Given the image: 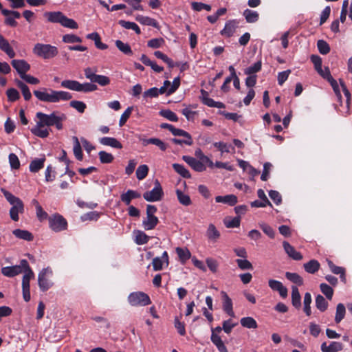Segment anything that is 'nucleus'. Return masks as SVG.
I'll list each match as a JSON object with an SVG mask.
<instances>
[{
	"instance_id": "f257e3e1",
	"label": "nucleus",
	"mask_w": 352,
	"mask_h": 352,
	"mask_svg": "<svg viewBox=\"0 0 352 352\" xmlns=\"http://www.w3.org/2000/svg\"><path fill=\"white\" fill-rule=\"evenodd\" d=\"M36 117L38 120L36 125L31 129V132L41 138H47L49 135L50 129L47 126H55L58 130L63 129V122L67 118L65 114L58 111H54L50 114L37 112Z\"/></svg>"
},
{
	"instance_id": "f03ea898",
	"label": "nucleus",
	"mask_w": 352,
	"mask_h": 352,
	"mask_svg": "<svg viewBox=\"0 0 352 352\" xmlns=\"http://www.w3.org/2000/svg\"><path fill=\"white\" fill-rule=\"evenodd\" d=\"M331 88L335 94L338 104H335V108L341 113H347L349 110L351 94L347 89L345 83L341 79L339 82L331 77Z\"/></svg>"
},
{
	"instance_id": "7ed1b4c3",
	"label": "nucleus",
	"mask_w": 352,
	"mask_h": 352,
	"mask_svg": "<svg viewBox=\"0 0 352 352\" xmlns=\"http://www.w3.org/2000/svg\"><path fill=\"white\" fill-rule=\"evenodd\" d=\"M35 97L41 102L57 103L60 101H67L72 98L69 92L65 91H56L52 89L42 87L34 91Z\"/></svg>"
},
{
	"instance_id": "20e7f679",
	"label": "nucleus",
	"mask_w": 352,
	"mask_h": 352,
	"mask_svg": "<svg viewBox=\"0 0 352 352\" xmlns=\"http://www.w3.org/2000/svg\"><path fill=\"white\" fill-rule=\"evenodd\" d=\"M1 192L6 200L12 205L10 210V216L11 219L14 221H18L19 219V214L23 213L24 212V205L23 201L19 197L14 196L11 192L3 188H1Z\"/></svg>"
},
{
	"instance_id": "39448f33",
	"label": "nucleus",
	"mask_w": 352,
	"mask_h": 352,
	"mask_svg": "<svg viewBox=\"0 0 352 352\" xmlns=\"http://www.w3.org/2000/svg\"><path fill=\"white\" fill-rule=\"evenodd\" d=\"M47 21L50 23H60L64 28L69 29H78V23L72 19L67 18L63 12H47L44 14Z\"/></svg>"
},
{
	"instance_id": "423d86ee",
	"label": "nucleus",
	"mask_w": 352,
	"mask_h": 352,
	"mask_svg": "<svg viewBox=\"0 0 352 352\" xmlns=\"http://www.w3.org/2000/svg\"><path fill=\"white\" fill-rule=\"evenodd\" d=\"M61 87L78 92L88 93L98 89L95 84L91 82L80 83L77 80H65L60 83Z\"/></svg>"
},
{
	"instance_id": "0eeeda50",
	"label": "nucleus",
	"mask_w": 352,
	"mask_h": 352,
	"mask_svg": "<svg viewBox=\"0 0 352 352\" xmlns=\"http://www.w3.org/2000/svg\"><path fill=\"white\" fill-rule=\"evenodd\" d=\"M33 53L44 59H50L58 54V50L56 46L38 43L34 45Z\"/></svg>"
},
{
	"instance_id": "6e6552de",
	"label": "nucleus",
	"mask_w": 352,
	"mask_h": 352,
	"mask_svg": "<svg viewBox=\"0 0 352 352\" xmlns=\"http://www.w3.org/2000/svg\"><path fill=\"white\" fill-rule=\"evenodd\" d=\"M53 275L52 270L50 267L42 269L38 274V285L41 292H46L54 285L50 278Z\"/></svg>"
},
{
	"instance_id": "1a4fd4ad",
	"label": "nucleus",
	"mask_w": 352,
	"mask_h": 352,
	"mask_svg": "<svg viewBox=\"0 0 352 352\" xmlns=\"http://www.w3.org/2000/svg\"><path fill=\"white\" fill-rule=\"evenodd\" d=\"M30 268V266L25 259L20 261L19 265L12 266H7L1 268V273L6 277H14L21 273L24 274L27 270Z\"/></svg>"
},
{
	"instance_id": "9d476101",
	"label": "nucleus",
	"mask_w": 352,
	"mask_h": 352,
	"mask_svg": "<svg viewBox=\"0 0 352 352\" xmlns=\"http://www.w3.org/2000/svg\"><path fill=\"white\" fill-rule=\"evenodd\" d=\"M128 302L133 307L146 306L151 303L148 295L142 292L131 293L128 296Z\"/></svg>"
},
{
	"instance_id": "9b49d317",
	"label": "nucleus",
	"mask_w": 352,
	"mask_h": 352,
	"mask_svg": "<svg viewBox=\"0 0 352 352\" xmlns=\"http://www.w3.org/2000/svg\"><path fill=\"white\" fill-rule=\"evenodd\" d=\"M96 69L86 67L84 69V74L86 78L89 79L93 84L98 83L100 86H106L110 83L108 76L96 74Z\"/></svg>"
},
{
	"instance_id": "f8f14e48",
	"label": "nucleus",
	"mask_w": 352,
	"mask_h": 352,
	"mask_svg": "<svg viewBox=\"0 0 352 352\" xmlns=\"http://www.w3.org/2000/svg\"><path fill=\"white\" fill-rule=\"evenodd\" d=\"M34 278V273L30 267L27 270L22 278V293L23 298L25 302H29L31 298L30 282Z\"/></svg>"
},
{
	"instance_id": "ddd939ff",
	"label": "nucleus",
	"mask_w": 352,
	"mask_h": 352,
	"mask_svg": "<svg viewBox=\"0 0 352 352\" xmlns=\"http://www.w3.org/2000/svg\"><path fill=\"white\" fill-rule=\"evenodd\" d=\"M163 196L164 192L157 179L155 181V187L151 190L146 191L143 194L144 199L150 202L159 201Z\"/></svg>"
},
{
	"instance_id": "4468645a",
	"label": "nucleus",
	"mask_w": 352,
	"mask_h": 352,
	"mask_svg": "<svg viewBox=\"0 0 352 352\" xmlns=\"http://www.w3.org/2000/svg\"><path fill=\"white\" fill-rule=\"evenodd\" d=\"M311 62L314 65L315 70L318 74L322 77L324 79L330 82V71L327 66L324 67L322 69V58L318 55H311L310 57Z\"/></svg>"
},
{
	"instance_id": "2eb2a0df",
	"label": "nucleus",
	"mask_w": 352,
	"mask_h": 352,
	"mask_svg": "<svg viewBox=\"0 0 352 352\" xmlns=\"http://www.w3.org/2000/svg\"><path fill=\"white\" fill-rule=\"evenodd\" d=\"M49 226L53 231L57 232L66 230L67 223L63 216L55 214L49 217Z\"/></svg>"
},
{
	"instance_id": "dca6fc26",
	"label": "nucleus",
	"mask_w": 352,
	"mask_h": 352,
	"mask_svg": "<svg viewBox=\"0 0 352 352\" xmlns=\"http://www.w3.org/2000/svg\"><path fill=\"white\" fill-rule=\"evenodd\" d=\"M12 66L16 69L21 78L30 69V64L23 59H13Z\"/></svg>"
},
{
	"instance_id": "f3484780",
	"label": "nucleus",
	"mask_w": 352,
	"mask_h": 352,
	"mask_svg": "<svg viewBox=\"0 0 352 352\" xmlns=\"http://www.w3.org/2000/svg\"><path fill=\"white\" fill-rule=\"evenodd\" d=\"M169 264L168 255L166 251H164L160 257H155L153 259L152 265L153 270H162L164 266L167 267Z\"/></svg>"
},
{
	"instance_id": "a211bd4d",
	"label": "nucleus",
	"mask_w": 352,
	"mask_h": 352,
	"mask_svg": "<svg viewBox=\"0 0 352 352\" xmlns=\"http://www.w3.org/2000/svg\"><path fill=\"white\" fill-rule=\"evenodd\" d=\"M182 159L195 171L203 172L206 170L205 165L200 160L193 157L184 155Z\"/></svg>"
},
{
	"instance_id": "6ab92c4d",
	"label": "nucleus",
	"mask_w": 352,
	"mask_h": 352,
	"mask_svg": "<svg viewBox=\"0 0 352 352\" xmlns=\"http://www.w3.org/2000/svg\"><path fill=\"white\" fill-rule=\"evenodd\" d=\"M221 296L223 298V311L228 314L231 317H234V313L233 311L232 307V301L231 298L228 296L226 292L222 291L221 292Z\"/></svg>"
},
{
	"instance_id": "aec40b11",
	"label": "nucleus",
	"mask_w": 352,
	"mask_h": 352,
	"mask_svg": "<svg viewBox=\"0 0 352 352\" xmlns=\"http://www.w3.org/2000/svg\"><path fill=\"white\" fill-rule=\"evenodd\" d=\"M283 246L284 248V250L292 259L295 261H300L302 259V255L300 252L296 251L295 248L291 245L287 241H283Z\"/></svg>"
},
{
	"instance_id": "412c9836",
	"label": "nucleus",
	"mask_w": 352,
	"mask_h": 352,
	"mask_svg": "<svg viewBox=\"0 0 352 352\" xmlns=\"http://www.w3.org/2000/svg\"><path fill=\"white\" fill-rule=\"evenodd\" d=\"M140 197L141 195L138 192L133 190H128L120 195V199L126 205L129 206L132 199L140 198Z\"/></svg>"
},
{
	"instance_id": "4be33fe9",
	"label": "nucleus",
	"mask_w": 352,
	"mask_h": 352,
	"mask_svg": "<svg viewBox=\"0 0 352 352\" xmlns=\"http://www.w3.org/2000/svg\"><path fill=\"white\" fill-rule=\"evenodd\" d=\"M206 235L209 241L216 242L220 237V232L212 223L208 225Z\"/></svg>"
},
{
	"instance_id": "5701e85b",
	"label": "nucleus",
	"mask_w": 352,
	"mask_h": 352,
	"mask_svg": "<svg viewBox=\"0 0 352 352\" xmlns=\"http://www.w3.org/2000/svg\"><path fill=\"white\" fill-rule=\"evenodd\" d=\"M0 49L3 51L10 58L15 56V52L10 46L8 41L0 34Z\"/></svg>"
},
{
	"instance_id": "b1692460",
	"label": "nucleus",
	"mask_w": 352,
	"mask_h": 352,
	"mask_svg": "<svg viewBox=\"0 0 352 352\" xmlns=\"http://www.w3.org/2000/svg\"><path fill=\"white\" fill-rule=\"evenodd\" d=\"M100 143L104 146H109L114 148L120 149L122 148V144L115 138L103 137L100 139Z\"/></svg>"
},
{
	"instance_id": "393cba45",
	"label": "nucleus",
	"mask_w": 352,
	"mask_h": 352,
	"mask_svg": "<svg viewBox=\"0 0 352 352\" xmlns=\"http://www.w3.org/2000/svg\"><path fill=\"white\" fill-rule=\"evenodd\" d=\"M159 223L158 218L155 215H146V218L143 220L142 226L146 230H153Z\"/></svg>"
},
{
	"instance_id": "a878e982",
	"label": "nucleus",
	"mask_w": 352,
	"mask_h": 352,
	"mask_svg": "<svg viewBox=\"0 0 352 352\" xmlns=\"http://www.w3.org/2000/svg\"><path fill=\"white\" fill-rule=\"evenodd\" d=\"M210 340L219 352H228L223 341L219 335L217 333H211Z\"/></svg>"
},
{
	"instance_id": "bb28decb",
	"label": "nucleus",
	"mask_w": 352,
	"mask_h": 352,
	"mask_svg": "<svg viewBox=\"0 0 352 352\" xmlns=\"http://www.w3.org/2000/svg\"><path fill=\"white\" fill-rule=\"evenodd\" d=\"M236 28V23L235 21H228L226 23L224 28L221 31V34L227 37H230L234 34Z\"/></svg>"
},
{
	"instance_id": "cd10ccee",
	"label": "nucleus",
	"mask_w": 352,
	"mask_h": 352,
	"mask_svg": "<svg viewBox=\"0 0 352 352\" xmlns=\"http://www.w3.org/2000/svg\"><path fill=\"white\" fill-rule=\"evenodd\" d=\"M217 203L226 204L230 206H234L237 203V197L234 195H228L225 196H217L215 197Z\"/></svg>"
},
{
	"instance_id": "c85d7f7f",
	"label": "nucleus",
	"mask_w": 352,
	"mask_h": 352,
	"mask_svg": "<svg viewBox=\"0 0 352 352\" xmlns=\"http://www.w3.org/2000/svg\"><path fill=\"white\" fill-rule=\"evenodd\" d=\"M12 234L20 239H23L27 241H31L33 240L34 236L33 234L25 230L16 229L14 230Z\"/></svg>"
},
{
	"instance_id": "c756f323",
	"label": "nucleus",
	"mask_w": 352,
	"mask_h": 352,
	"mask_svg": "<svg viewBox=\"0 0 352 352\" xmlns=\"http://www.w3.org/2000/svg\"><path fill=\"white\" fill-rule=\"evenodd\" d=\"M292 303L296 309L301 307V296L296 286L292 287Z\"/></svg>"
},
{
	"instance_id": "7c9ffc66",
	"label": "nucleus",
	"mask_w": 352,
	"mask_h": 352,
	"mask_svg": "<svg viewBox=\"0 0 352 352\" xmlns=\"http://www.w3.org/2000/svg\"><path fill=\"white\" fill-rule=\"evenodd\" d=\"M45 161V157L32 160L30 164V171L32 173H37L44 167Z\"/></svg>"
},
{
	"instance_id": "2f4dec72",
	"label": "nucleus",
	"mask_w": 352,
	"mask_h": 352,
	"mask_svg": "<svg viewBox=\"0 0 352 352\" xmlns=\"http://www.w3.org/2000/svg\"><path fill=\"white\" fill-rule=\"evenodd\" d=\"M136 20L144 25L152 26L154 28H158L157 21L151 17L143 16V15H138L136 16Z\"/></svg>"
},
{
	"instance_id": "473e14b6",
	"label": "nucleus",
	"mask_w": 352,
	"mask_h": 352,
	"mask_svg": "<svg viewBox=\"0 0 352 352\" xmlns=\"http://www.w3.org/2000/svg\"><path fill=\"white\" fill-rule=\"evenodd\" d=\"M243 16L248 23H255L258 20L259 14L256 11L246 9L243 11Z\"/></svg>"
},
{
	"instance_id": "72a5a7b5",
	"label": "nucleus",
	"mask_w": 352,
	"mask_h": 352,
	"mask_svg": "<svg viewBox=\"0 0 352 352\" xmlns=\"http://www.w3.org/2000/svg\"><path fill=\"white\" fill-rule=\"evenodd\" d=\"M176 253L182 263H185L191 256L189 250L186 248H177L175 249Z\"/></svg>"
},
{
	"instance_id": "f704fd0d",
	"label": "nucleus",
	"mask_w": 352,
	"mask_h": 352,
	"mask_svg": "<svg viewBox=\"0 0 352 352\" xmlns=\"http://www.w3.org/2000/svg\"><path fill=\"white\" fill-rule=\"evenodd\" d=\"M72 140L74 143V154L78 160L81 161L83 158V155L78 138L76 136H73Z\"/></svg>"
},
{
	"instance_id": "c9c22d12",
	"label": "nucleus",
	"mask_w": 352,
	"mask_h": 352,
	"mask_svg": "<svg viewBox=\"0 0 352 352\" xmlns=\"http://www.w3.org/2000/svg\"><path fill=\"white\" fill-rule=\"evenodd\" d=\"M305 270L309 274L316 273L320 268L318 261L312 259L303 265Z\"/></svg>"
},
{
	"instance_id": "e433bc0d",
	"label": "nucleus",
	"mask_w": 352,
	"mask_h": 352,
	"mask_svg": "<svg viewBox=\"0 0 352 352\" xmlns=\"http://www.w3.org/2000/svg\"><path fill=\"white\" fill-rule=\"evenodd\" d=\"M135 242L138 245H144L148 243L150 237L143 231L137 230L134 232Z\"/></svg>"
},
{
	"instance_id": "4c0bfd02",
	"label": "nucleus",
	"mask_w": 352,
	"mask_h": 352,
	"mask_svg": "<svg viewBox=\"0 0 352 352\" xmlns=\"http://www.w3.org/2000/svg\"><path fill=\"white\" fill-rule=\"evenodd\" d=\"M176 195L177 199L181 204L185 206H188L191 204L192 201L188 195L185 194L179 189L176 190Z\"/></svg>"
},
{
	"instance_id": "58836bf2",
	"label": "nucleus",
	"mask_w": 352,
	"mask_h": 352,
	"mask_svg": "<svg viewBox=\"0 0 352 352\" xmlns=\"http://www.w3.org/2000/svg\"><path fill=\"white\" fill-rule=\"evenodd\" d=\"M118 23L126 30H133L137 34H141L140 28L138 25L134 23L131 21H126L124 20H120Z\"/></svg>"
},
{
	"instance_id": "ea45409f",
	"label": "nucleus",
	"mask_w": 352,
	"mask_h": 352,
	"mask_svg": "<svg viewBox=\"0 0 352 352\" xmlns=\"http://www.w3.org/2000/svg\"><path fill=\"white\" fill-rule=\"evenodd\" d=\"M311 301L312 298L311 294L309 292L305 293L303 299V310L307 316H309L311 314L310 306Z\"/></svg>"
},
{
	"instance_id": "a19ab883",
	"label": "nucleus",
	"mask_w": 352,
	"mask_h": 352,
	"mask_svg": "<svg viewBox=\"0 0 352 352\" xmlns=\"http://www.w3.org/2000/svg\"><path fill=\"white\" fill-rule=\"evenodd\" d=\"M241 324L245 328L256 329L257 328V322L252 317H244L240 320Z\"/></svg>"
},
{
	"instance_id": "79ce46f5",
	"label": "nucleus",
	"mask_w": 352,
	"mask_h": 352,
	"mask_svg": "<svg viewBox=\"0 0 352 352\" xmlns=\"http://www.w3.org/2000/svg\"><path fill=\"white\" fill-rule=\"evenodd\" d=\"M116 46L118 49L126 55H131L133 54L131 48L128 43H125L120 40L116 41Z\"/></svg>"
},
{
	"instance_id": "37998d69",
	"label": "nucleus",
	"mask_w": 352,
	"mask_h": 352,
	"mask_svg": "<svg viewBox=\"0 0 352 352\" xmlns=\"http://www.w3.org/2000/svg\"><path fill=\"white\" fill-rule=\"evenodd\" d=\"M173 168L178 174L184 178H190L191 177L190 172L182 164H173Z\"/></svg>"
},
{
	"instance_id": "c03bdc74",
	"label": "nucleus",
	"mask_w": 352,
	"mask_h": 352,
	"mask_svg": "<svg viewBox=\"0 0 352 352\" xmlns=\"http://www.w3.org/2000/svg\"><path fill=\"white\" fill-rule=\"evenodd\" d=\"M241 219L239 217H236L234 218H226L223 221V223L226 228H238L240 226Z\"/></svg>"
},
{
	"instance_id": "a18cd8bd",
	"label": "nucleus",
	"mask_w": 352,
	"mask_h": 352,
	"mask_svg": "<svg viewBox=\"0 0 352 352\" xmlns=\"http://www.w3.org/2000/svg\"><path fill=\"white\" fill-rule=\"evenodd\" d=\"M285 277L291 282L297 284L298 285H302L303 284L302 278L297 273L286 272Z\"/></svg>"
},
{
	"instance_id": "49530a36",
	"label": "nucleus",
	"mask_w": 352,
	"mask_h": 352,
	"mask_svg": "<svg viewBox=\"0 0 352 352\" xmlns=\"http://www.w3.org/2000/svg\"><path fill=\"white\" fill-rule=\"evenodd\" d=\"M316 306L320 311H324L328 307V302L322 295L318 294L316 298Z\"/></svg>"
},
{
	"instance_id": "de8ad7c7",
	"label": "nucleus",
	"mask_w": 352,
	"mask_h": 352,
	"mask_svg": "<svg viewBox=\"0 0 352 352\" xmlns=\"http://www.w3.org/2000/svg\"><path fill=\"white\" fill-rule=\"evenodd\" d=\"M262 63L261 61H257L254 63L252 65L247 67L244 70V73L246 75H254V74L258 72L261 69Z\"/></svg>"
},
{
	"instance_id": "09e8293b",
	"label": "nucleus",
	"mask_w": 352,
	"mask_h": 352,
	"mask_svg": "<svg viewBox=\"0 0 352 352\" xmlns=\"http://www.w3.org/2000/svg\"><path fill=\"white\" fill-rule=\"evenodd\" d=\"M331 272L335 274L340 275L341 281L344 283H346V278L345 275V269L344 267L336 266L331 263Z\"/></svg>"
},
{
	"instance_id": "8fccbe9b",
	"label": "nucleus",
	"mask_w": 352,
	"mask_h": 352,
	"mask_svg": "<svg viewBox=\"0 0 352 352\" xmlns=\"http://www.w3.org/2000/svg\"><path fill=\"white\" fill-rule=\"evenodd\" d=\"M346 309L343 304L339 303L336 308V313L335 316V321L339 323L344 317Z\"/></svg>"
},
{
	"instance_id": "3c124183",
	"label": "nucleus",
	"mask_w": 352,
	"mask_h": 352,
	"mask_svg": "<svg viewBox=\"0 0 352 352\" xmlns=\"http://www.w3.org/2000/svg\"><path fill=\"white\" fill-rule=\"evenodd\" d=\"M160 115L171 122L178 121V117L176 113L170 109L161 110L160 111Z\"/></svg>"
},
{
	"instance_id": "603ef678",
	"label": "nucleus",
	"mask_w": 352,
	"mask_h": 352,
	"mask_svg": "<svg viewBox=\"0 0 352 352\" xmlns=\"http://www.w3.org/2000/svg\"><path fill=\"white\" fill-rule=\"evenodd\" d=\"M36 206V216L39 221H42L48 217L47 213L44 211L41 206L38 204L36 200L33 201Z\"/></svg>"
},
{
	"instance_id": "864d4df0",
	"label": "nucleus",
	"mask_w": 352,
	"mask_h": 352,
	"mask_svg": "<svg viewBox=\"0 0 352 352\" xmlns=\"http://www.w3.org/2000/svg\"><path fill=\"white\" fill-rule=\"evenodd\" d=\"M100 161L102 164H109L113 162L114 157L112 154L102 151L98 153Z\"/></svg>"
},
{
	"instance_id": "5fc2aeb1",
	"label": "nucleus",
	"mask_w": 352,
	"mask_h": 352,
	"mask_svg": "<svg viewBox=\"0 0 352 352\" xmlns=\"http://www.w3.org/2000/svg\"><path fill=\"white\" fill-rule=\"evenodd\" d=\"M148 173V167L147 165H140L136 170V177L139 180L144 179Z\"/></svg>"
},
{
	"instance_id": "6e6d98bb",
	"label": "nucleus",
	"mask_w": 352,
	"mask_h": 352,
	"mask_svg": "<svg viewBox=\"0 0 352 352\" xmlns=\"http://www.w3.org/2000/svg\"><path fill=\"white\" fill-rule=\"evenodd\" d=\"M191 8L193 10L197 12H200L202 10H206L207 11L211 10V6L208 4H206L201 2H196L193 1L191 3Z\"/></svg>"
},
{
	"instance_id": "4d7b16f0",
	"label": "nucleus",
	"mask_w": 352,
	"mask_h": 352,
	"mask_svg": "<svg viewBox=\"0 0 352 352\" xmlns=\"http://www.w3.org/2000/svg\"><path fill=\"white\" fill-rule=\"evenodd\" d=\"M259 227L263 232L267 235L270 238L274 239L275 237V231L274 229L267 223H259Z\"/></svg>"
},
{
	"instance_id": "13d9d810",
	"label": "nucleus",
	"mask_w": 352,
	"mask_h": 352,
	"mask_svg": "<svg viewBox=\"0 0 352 352\" xmlns=\"http://www.w3.org/2000/svg\"><path fill=\"white\" fill-rule=\"evenodd\" d=\"M63 41L65 43H81L82 39L75 34H67L63 36Z\"/></svg>"
},
{
	"instance_id": "bf43d9fd",
	"label": "nucleus",
	"mask_w": 352,
	"mask_h": 352,
	"mask_svg": "<svg viewBox=\"0 0 352 352\" xmlns=\"http://www.w3.org/2000/svg\"><path fill=\"white\" fill-rule=\"evenodd\" d=\"M69 105L71 107L75 109L79 113H84L87 107L86 104L82 101L72 100L70 102Z\"/></svg>"
},
{
	"instance_id": "052dcab7",
	"label": "nucleus",
	"mask_w": 352,
	"mask_h": 352,
	"mask_svg": "<svg viewBox=\"0 0 352 352\" xmlns=\"http://www.w3.org/2000/svg\"><path fill=\"white\" fill-rule=\"evenodd\" d=\"M8 99L10 102H14L19 99V92L14 88L8 89L6 91Z\"/></svg>"
},
{
	"instance_id": "680f3d73",
	"label": "nucleus",
	"mask_w": 352,
	"mask_h": 352,
	"mask_svg": "<svg viewBox=\"0 0 352 352\" xmlns=\"http://www.w3.org/2000/svg\"><path fill=\"white\" fill-rule=\"evenodd\" d=\"M201 96H202L201 99H202L203 103L210 107H213L214 105L215 101L213 99L208 97V92L204 89H201Z\"/></svg>"
},
{
	"instance_id": "e2e57ef3",
	"label": "nucleus",
	"mask_w": 352,
	"mask_h": 352,
	"mask_svg": "<svg viewBox=\"0 0 352 352\" xmlns=\"http://www.w3.org/2000/svg\"><path fill=\"white\" fill-rule=\"evenodd\" d=\"M132 110H133V107H129L123 112V113L121 115V117H120V121H119L120 126H122L123 125L125 124V123L126 122L127 120L129 118V117L131 114Z\"/></svg>"
},
{
	"instance_id": "0e129e2a",
	"label": "nucleus",
	"mask_w": 352,
	"mask_h": 352,
	"mask_svg": "<svg viewBox=\"0 0 352 352\" xmlns=\"http://www.w3.org/2000/svg\"><path fill=\"white\" fill-rule=\"evenodd\" d=\"M214 146L218 148L221 153H229L230 148H231L232 150H234V148L231 145H228V144L223 142H218L214 143Z\"/></svg>"
},
{
	"instance_id": "69168bd1",
	"label": "nucleus",
	"mask_w": 352,
	"mask_h": 352,
	"mask_svg": "<svg viewBox=\"0 0 352 352\" xmlns=\"http://www.w3.org/2000/svg\"><path fill=\"white\" fill-rule=\"evenodd\" d=\"M317 47H318V51L322 54H327V53H329V52L330 50L329 44L323 40H319L318 41Z\"/></svg>"
},
{
	"instance_id": "338daca9",
	"label": "nucleus",
	"mask_w": 352,
	"mask_h": 352,
	"mask_svg": "<svg viewBox=\"0 0 352 352\" xmlns=\"http://www.w3.org/2000/svg\"><path fill=\"white\" fill-rule=\"evenodd\" d=\"M9 163L12 169H19L20 167V162L17 155L14 153L9 155Z\"/></svg>"
},
{
	"instance_id": "774afa93",
	"label": "nucleus",
	"mask_w": 352,
	"mask_h": 352,
	"mask_svg": "<svg viewBox=\"0 0 352 352\" xmlns=\"http://www.w3.org/2000/svg\"><path fill=\"white\" fill-rule=\"evenodd\" d=\"M236 262L238 265V267L243 270H252L253 266L252 264L248 261L247 259H236Z\"/></svg>"
}]
</instances>
